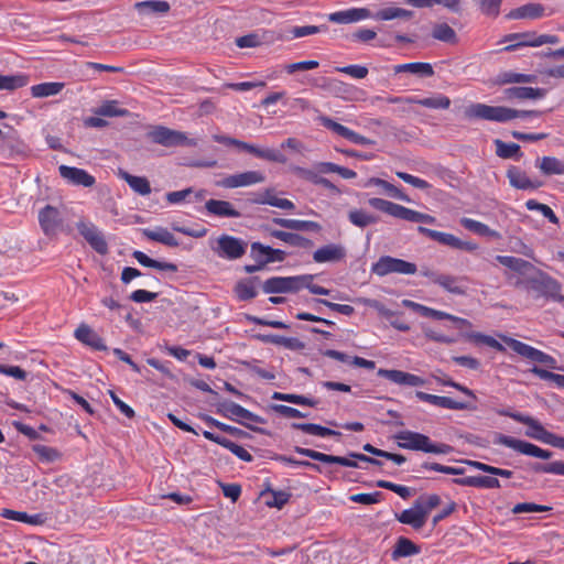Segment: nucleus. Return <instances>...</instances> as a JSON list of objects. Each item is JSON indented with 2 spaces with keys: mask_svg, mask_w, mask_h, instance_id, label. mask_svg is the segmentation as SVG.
I'll use <instances>...</instances> for the list:
<instances>
[{
  "mask_svg": "<svg viewBox=\"0 0 564 564\" xmlns=\"http://www.w3.org/2000/svg\"><path fill=\"white\" fill-rule=\"evenodd\" d=\"M205 209L208 215L220 218H239L241 213L228 200L208 199L205 203Z\"/></svg>",
  "mask_w": 564,
  "mask_h": 564,
  "instance_id": "aec40b11",
  "label": "nucleus"
},
{
  "mask_svg": "<svg viewBox=\"0 0 564 564\" xmlns=\"http://www.w3.org/2000/svg\"><path fill=\"white\" fill-rule=\"evenodd\" d=\"M28 84V77L22 74L2 75L0 73V90H15Z\"/></svg>",
  "mask_w": 564,
  "mask_h": 564,
  "instance_id": "603ef678",
  "label": "nucleus"
},
{
  "mask_svg": "<svg viewBox=\"0 0 564 564\" xmlns=\"http://www.w3.org/2000/svg\"><path fill=\"white\" fill-rule=\"evenodd\" d=\"M210 247L219 258L236 260L245 254L247 243L240 238L224 234Z\"/></svg>",
  "mask_w": 564,
  "mask_h": 564,
  "instance_id": "20e7f679",
  "label": "nucleus"
},
{
  "mask_svg": "<svg viewBox=\"0 0 564 564\" xmlns=\"http://www.w3.org/2000/svg\"><path fill=\"white\" fill-rule=\"evenodd\" d=\"M58 172L59 175L72 185L91 187L96 183L93 175L79 167L59 165Z\"/></svg>",
  "mask_w": 564,
  "mask_h": 564,
  "instance_id": "ddd939ff",
  "label": "nucleus"
},
{
  "mask_svg": "<svg viewBox=\"0 0 564 564\" xmlns=\"http://www.w3.org/2000/svg\"><path fill=\"white\" fill-rule=\"evenodd\" d=\"M349 221L359 227L365 228L371 224L377 223V218L362 209H354L348 214Z\"/></svg>",
  "mask_w": 564,
  "mask_h": 564,
  "instance_id": "13d9d810",
  "label": "nucleus"
},
{
  "mask_svg": "<svg viewBox=\"0 0 564 564\" xmlns=\"http://www.w3.org/2000/svg\"><path fill=\"white\" fill-rule=\"evenodd\" d=\"M453 482L459 486L482 488V489H498L501 484L498 478L491 476H467L463 478H455Z\"/></svg>",
  "mask_w": 564,
  "mask_h": 564,
  "instance_id": "b1692460",
  "label": "nucleus"
},
{
  "mask_svg": "<svg viewBox=\"0 0 564 564\" xmlns=\"http://www.w3.org/2000/svg\"><path fill=\"white\" fill-rule=\"evenodd\" d=\"M369 205L389 216L401 219L404 210V206L386 200L382 198L373 197L368 200Z\"/></svg>",
  "mask_w": 564,
  "mask_h": 564,
  "instance_id": "e433bc0d",
  "label": "nucleus"
},
{
  "mask_svg": "<svg viewBox=\"0 0 564 564\" xmlns=\"http://www.w3.org/2000/svg\"><path fill=\"white\" fill-rule=\"evenodd\" d=\"M539 169L545 175H563L564 161L554 156H543L539 164Z\"/></svg>",
  "mask_w": 564,
  "mask_h": 564,
  "instance_id": "49530a36",
  "label": "nucleus"
},
{
  "mask_svg": "<svg viewBox=\"0 0 564 564\" xmlns=\"http://www.w3.org/2000/svg\"><path fill=\"white\" fill-rule=\"evenodd\" d=\"M75 337L79 341L89 345L96 349H105L100 337L86 324L79 325L75 330Z\"/></svg>",
  "mask_w": 564,
  "mask_h": 564,
  "instance_id": "a19ab883",
  "label": "nucleus"
},
{
  "mask_svg": "<svg viewBox=\"0 0 564 564\" xmlns=\"http://www.w3.org/2000/svg\"><path fill=\"white\" fill-rule=\"evenodd\" d=\"M79 234L86 239L91 248L100 254H105L108 251V245L98 230V228L91 223H79L77 225Z\"/></svg>",
  "mask_w": 564,
  "mask_h": 564,
  "instance_id": "f8f14e48",
  "label": "nucleus"
},
{
  "mask_svg": "<svg viewBox=\"0 0 564 564\" xmlns=\"http://www.w3.org/2000/svg\"><path fill=\"white\" fill-rule=\"evenodd\" d=\"M269 235L271 237H274L290 246L297 247V248H310L312 247L313 242L308 238H305L301 235L282 231V230H269Z\"/></svg>",
  "mask_w": 564,
  "mask_h": 564,
  "instance_id": "f704fd0d",
  "label": "nucleus"
},
{
  "mask_svg": "<svg viewBox=\"0 0 564 564\" xmlns=\"http://www.w3.org/2000/svg\"><path fill=\"white\" fill-rule=\"evenodd\" d=\"M235 292L239 300L248 301L257 296V288L253 281L243 280L237 283Z\"/></svg>",
  "mask_w": 564,
  "mask_h": 564,
  "instance_id": "bf43d9fd",
  "label": "nucleus"
},
{
  "mask_svg": "<svg viewBox=\"0 0 564 564\" xmlns=\"http://www.w3.org/2000/svg\"><path fill=\"white\" fill-rule=\"evenodd\" d=\"M292 427L295 430H300L306 434L315 435V436H319V437H326V436H332V435L339 436L340 435V433L335 430H330L328 427H325V426H322L318 424H314V423H293Z\"/></svg>",
  "mask_w": 564,
  "mask_h": 564,
  "instance_id": "a18cd8bd",
  "label": "nucleus"
},
{
  "mask_svg": "<svg viewBox=\"0 0 564 564\" xmlns=\"http://www.w3.org/2000/svg\"><path fill=\"white\" fill-rule=\"evenodd\" d=\"M220 412L227 419L238 421L240 423H243L245 421H259L256 414L231 401L221 403Z\"/></svg>",
  "mask_w": 564,
  "mask_h": 564,
  "instance_id": "5701e85b",
  "label": "nucleus"
},
{
  "mask_svg": "<svg viewBox=\"0 0 564 564\" xmlns=\"http://www.w3.org/2000/svg\"><path fill=\"white\" fill-rule=\"evenodd\" d=\"M142 234L149 240L156 241L169 247H177L180 245L175 236L163 227H156L153 229L147 228L143 229Z\"/></svg>",
  "mask_w": 564,
  "mask_h": 564,
  "instance_id": "7c9ffc66",
  "label": "nucleus"
},
{
  "mask_svg": "<svg viewBox=\"0 0 564 564\" xmlns=\"http://www.w3.org/2000/svg\"><path fill=\"white\" fill-rule=\"evenodd\" d=\"M378 376L399 386L422 387L425 380L416 375L394 369H379Z\"/></svg>",
  "mask_w": 564,
  "mask_h": 564,
  "instance_id": "2eb2a0df",
  "label": "nucleus"
},
{
  "mask_svg": "<svg viewBox=\"0 0 564 564\" xmlns=\"http://www.w3.org/2000/svg\"><path fill=\"white\" fill-rule=\"evenodd\" d=\"M417 231L420 234L431 238L432 240L437 241L441 245L448 246L454 249L456 248L457 237L452 234L429 229V228L422 227V226H420L417 228Z\"/></svg>",
  "mask_w": 564,
  "mask_h": 564,
  "instance_id": "c03bdc74",
  "label": "nucleus"
},
{
  "mask_svg": "<svg viewBox=\"0 0 564 564\" xmlns=\"http://www.w3.org/2000/svg\"><path fill=\"white\" fill-rule=\"evenodd\" d=\"M273 400L285 401L297 405L315 406L317 401L301 394L274 392L272 394Z\"/></svg>",
  "mask_w": 564,
  "mask_h": 564,
  "instance_id": "5fc2aeb1",
  "label": "nucleus"
},
{
  "mask_svg": "<svg viewBox=\"0 0 564 564\" xmlns=\"http://www.w3.org/2000/svg\"><path fill=\"white\" fill-rule=\"evenodd\" d=\"M39 223L46 236H55L62 226L59 210L51 205H46L39 213Z\"/></svg>",
  "mask_w": 564,
  "mask_h": 564,
  "instance_id": "9b49d317",
  "label": "nucleus"
},
{
  "mask_svg": "<svg viewBox=\"0 0 564 564\" xmlns=\"http://www.w3.org/2000/svg\"><path fill=\"white\" fill-rule=\"evenodd\" d=\"M318 121L323 127L336 133L337 135L347 139L351 143L359 145H372L375 143L373 140L355 132L354 130L336 122L327 116H319Z\"/></svg>",
  "mask_w": 564,
  "mask_h": 564,
  "instance_id": "6e6552de",
  "label": "nucleus"
},
{
  "mask_svg": "<svg viewBox=\"0 0 564 564\" xmlns=\"http://www.w3.org/2000/svg\"><path fill=\"white\" fill-rule=\"evenodd\" d=\"M540 290L543 294L555 302H563L564 296L561 294L560 283L552 278H544L540 281Z\"/></svg>",
  "mask_w": 564,
  "mask_h": 564,
  "instance_id": "09e8293b",
  "label": "nucleus"
},
{
  "mask_svg": "<svg viewBox=\"0 0 564 564\" xmlns=\"http://www.w3.org/2000/svg\"><path fill=\"white\" fill-rule=\"evenodd\" d=\"M94 112L102 117H124L129 113L127 109L119 107L117 100L104 101Z\"/></svg>",
  "mask_w": 564,
  "mask_h": 564,
  "instance_id": "3c124183",
  "label": "nucleus"
},
{
  "mask_svg": "<svg viewBox=\"0 0 564 564\" xmlns=\"http://www.w3.org/2000/svg\"><path fill=\"white\" fill-rule=\"evenodd\" d=\"M133 258L143 267L152 268L161 271L176 272L177 267L171 262H161L154 259H151L142 251H134Z\"/></svg>",
  "mask_w": 564,
  "mask_h": 564,
  "instance_id": "79ce46f5",
  "label": "nucleus"
},
{
  "mask_svg": "<svg viewBox=\"0 0 564 564\" xmlns=\"http://www.w3.org/2000/svg\"><path fill=\"white\" fill-rule=\"evenodd\" d=\"M118 176L127 182L135 194L147 196L151 193V185L144 176L132 175L123 170L118 171Z\"/></svg>",
  "mask_w": 564,
  "mask_h": 564,
  "instance_id": "cd10ccee",
  "label": "nucleus"
},
{
  "mask_svg": "<svg viewBox=\"0 0 564 564\" xmlns=\"http://www.w3.org/2000/svg\"><path fill=\"white\" fill-rule=\"evenodd\" d=\"M427 514L415 501L412 508L403 510L397 514V520L403 524L411 525L413 529L419 530L426 523Z\"/></svg>",
  "mask_w": 564,
  "mask_h": 564,
  "instance_id": "4be33fe9",
  "label": "nucleus"
},
{
  "mask_svg": "<svg viewBox=\"0 0 564 564\" xmlns=\"http://www.w3.org/2000/svg\"><path fill=\"white\" fill-rule=\"evenodd\" d=\"M419 547L409 539L400 538L392 551V558L406 557L419 553Z\"/></svg>",
  "mask_w": 564,
  "mask_h": 564,
  "instance_id": "8fccbe9b",
  "label": "nucleus"
},
{
  "mask_svg": "<svg viewBox=\"0 0 564 564\" xmlns=\"http://www.w3.org/2000/svg\"><path fill=\"white\" fill-rule=\"evenodd\" d=\"M347 256V250L341 243H327L313 252V261L316 263L340 262Z\"/></svg>",
  "mask_w": 564,
  "mask_h": 564,
  "instance_id": "9d476101",
  "label": "nucleus"
},
{
  "mask_svg": "<svg viewBox=\"0 0 564 564\" xmlns=\"http://www.w3.org/2000/svg\"><path fill=\"white\" fill-rule=\"evenodd\" d=\"M495 443L511 448L520 454L541 459H550L552 452L543 449L532 443L514 438L505 434L497 435Z\"/></svg>",
  "mask_w": 564,
  "mask_h": 564,
  "instance_id": "423d86ee",
  "label": "nucleus"
},
{
  "mask_svg": "<svg viewBox=\"0 0 564 564\" xmlns=\"http://www.w3.org/2000/svg\"><path fill=\"white\" fill-rule=\"evenodd\" d=\"M272 223L283 228L297 231H321L322 227L318 223L312 220H301L291 218H273Z\"/></svg>",
  "mask_w": 564,
  "mask_h": 564,
  "instance_id": "bb28decb",
  "label": "nucleus"
},
{
  "mask_svg": "<svg viewBox=\"0 0 564 564\" xmlns=\"http://www.w3.org/2000/svg\"><path fill=\"white\" fill-rule=\"evenodd\" d=\"M525 207L529 210H535L541 213L546 219H549L550 223L557 225L558 224V217L554 214L552 208L545 204L539 203L535 199H529L525 202Z\"/></svg>",
  "mask_w": 564,
  "mask_h": 564,
  "instance_id": "052dcab7",
  "label": "nucleus"
},
{
  "mask_svg": "<svg viewBox=\"0 0 564 564\" xmlns=\"http://www.w3.org/2000/svg\"><path fill=\"white\" fill-rule=\"evenodd\" d=\"M263 292L267 294L274 293H289L288 292V278L286 276H273L264 281Z\"/></svg>",
  "mask_w": 564,
  "mask_h": 564,
  "instance_id": "6e6d98bb",
  "label": "nucleus"
},
{
  "mask_svg": "<svg viewBox=\"0 0 564 564\" xmlns=\"http://www.w3.org/2000/svg\"><path fill=\"white\" fill-rule=\"evenodd\" d=\"M251 252L256 258L264 257V262L282 261L285 257L284 251L280 249H273L260 242H253L251 245Z\"/></svg>",
  "mask_w": 564,
  "mask_h": 564,
  "instance_id": "58836bf2",
  "label": "nucleus"
},
{
  "mask_svg": "<svg viewBox=\"0 0 564 564\" xmlns=\"http://www.w3.org/2000/svg\"><path fill=\"white\" fill-rule=\"evenodd\" d=\"M496 154L502 159H510L520 152V147L517 143H507L499 139L495 140Z\"/></svg>",
  "mask_w": 564,
  "mask_h": 564,
  "instance_id": "774afa93",
  "label": "nucleus"
},
{
  "mask_svg": "<svg viewBox=\"0 0 564 564\" xmlns=\"http://www.w3.org/2000/svg\"><path fill=\"white\" fill-rule=\"evenodd\" d=\"M401 219L410 221V223H422V224H430V225H433L436 223L435 217H433L429 214H423V213L416 212L414 209H410L408 207H404L403 215H402Z\"/></svg>",
  "mask_w": 564,
  "mask_h": 564,
  "instance_id": "69168bd1",
  "label": "nucleus"
},
{
  "mask_svg": "<svg viewBox=\"0 0 564 564\" xmlns=\"http://www.w3.org/2000/svg\"><path fill=\"white\" fill-rule=\"evenodd\" d=\"M263 181L264 176L261 172L248 171L226 177L223 180L221 186L226 188H237L262 183Z\"/></svg>",
  "mask_w": 564,
  "mask_h": 564,
  "instance_id": "6ab92c4d",
  "label": "nucleus"
},
{
  "mask_svg": "<svg viewBox=\"0 0 564 564\" xmlns=\"http://www.w3.org/2000/svg\"><path fill=\"white\" fill-rule=\"evenodd\" d=\"M507 176L509 178L510 185L518 189H536L541 186L540 182L531 180L525 172L518 167L509 169Z\"/></svg>",
  "mask_w": 564,
  "mask_h": 564,
  "instance_id": "a878e982",
  "label": "nucleus"
},
{
  "mask_svg": "<svg viewBox=\"0 0 564 564\" xmlns=\"http://www.w3.org/2000/svg\"><path fill=\"white\" fill-rule=\"evenodd\" d=\"M432 36L435 40L446 42V43H454L456 42V32L452 26H449L447 23H438L433 28Z\"/></svg>",
  "mask_w": 564,
  "mask_h": 564,
  "instance_id": "4d7b16f0",
  "label": "nucleus"
},
{
  "mask_svg": "<svg viewBox=\"0 0 564 564\" xmlns=\"http://www.w3.org/2000/svg\"><path fill=\"white\" fill-rule=\"evenodd\" d=\"M500 338L509 347H511L513 351H516L517 354H519L520 356H522L524 358H528L532 361H536L540 364H545L549 366H553V364L555 362L553 357H551L550 355H547V354L543 352L542 350H539L528 344H524L520 340L513 339L511 337L502 336V335L500 336Z\"/></svg>",
  "mask_w": 564,
  "mask_h": 564,
  "instance_id": "0eeeda50",
  "label": "nucleus"
},
{
  "mask_svg": "<svg viewBox=\"0 0 564 564\" xmlns=\"http://www.w3.org/2000/svg\"><path fill=\"white\" fill-rule=\"evenodd\" d=\"M426 276L431 278L433 283L440 285L448 293L455 295H463L466 293L467 286L465 284V278L455 276L451 274H435L425 273Z\"/></svg>",
  "mask_w": 564,
  "mask_h": 564,
  "instance_id": "4468645a",
  "label": "nucleus"
},
{
  "mask_svg": "<svg viewBox=\"0 0 564 564\" xmlns=\"http://www.w3.org/2000/svg\"><path fill=\"white\" fill-rule=\"evenodd\" d=\"M464 115L467 119H481L503 123L517 118L524 120L539 118L541 112L536 110H517L505 106H490L478 102L466 107Z\"/></svg>",
  "mask_w": 564,
  "mask_h": 564,
  "instance_id": "f257e3e1",
  "label": "nucleus"
},
{
  "mask_svg": "<svg viewBox=\"0 0 564 564\" xmlns=\"http://www.w3.org/2000/svg\"><path fill=\"white\" fill-rule=\"evenodd\" d=\"M364 186L365 187L377 186V187H380L382 189V192L386 195H388L389 197L400 199L403 202H410V198L408 197V195H405L400 188H398L393 184H391L382 178L371 177L367 181V183Z\"/></svg>",
  "mask_w": 564,
  "mask_h": 564,
  "instance_id": "72a5a7b5",
  "label": "nucleus"
},
{
  "mask_svg": "<svg viewBox=\"0 0 564 564\" xmlns=\"http://www.w3.org/2000/svg\"><path fill=\"white\" fill-rule=\"evenodd\" d=\"M393 70L395 74L410 73L419 77H432L434 75L433 66L423 62L398 64L393 67Z\"/></svg>",
  "mask_w": 564,
  "mask_h": 564,
  "instance_id": "c756f323",
  "label": "nucleus"
},
{
  "mask_svg": "<svg viewBox=\"0 0 564 564\" xmlns=\"http://www.w3.org/2000/svg\"><path fill=\"white\" fill-rule=\"evenodd\" d=\"M496 261L516 272H523L529 267L525 260L511 256H497Z\"/></svg>",
  "mask_w": 564,
  "mask_h": 564,
  "instance_id": "0e129e2a",
  "label": "nucleus"
},
{
  "mask_svg": "<svg viewBox=\"0 0 564 564\" xmlns=\"http://www.w3.org/2000/svg\"><path fill=\"white\" fill-rule=\"evenodd\" d=\"M412 17V12L398 7H389L379 10L375 14L372 13V18L379 21H390L394 19H410Z\"/></svg>",
  "mask_w": 564,
  "mask_h": 564,
  "instance_id": "de8ad7c7",
  "label": "nucleus"
},
{
  "mask_svg": "<svg viewBox=\"0 0 564 564\" xmlns=\"http://www.w3.org/2000/svg\"><path fill=\"white\" fill-rule=\"evenodd\" d=\"M545 8L541 3H527L521 7H518L511 10L508 14V19L520 20V19H530L535 20L540 19L544 15Z\"/></svg>",
  "mask_w": 564,
  "mask_h": 564,
  "instance_id": "393cba45",
  "label": "nucleus"
},
{
  "mask_svg": "<svg viewBox=\"0 0 564 564\" xmlns=\"http://www.w3.org/2000/svg\"><path fill=\"white\" fill-rule=\"evenodd\" d=\"M149 139L163 147H196L197 141L189 139L186 133L172 130L163 126H156L148 132Z\"/></svg>",
  "mask_w": 564,
  "mask_h": 564,
  "instance_id": "7ed1b4c3",
  "label": "nucleus"
},
{
  "mask_svg": "<svg viewBox=\"0 0 564 564\" xmlns=\"http://www.w3.org/2000/svg\"><path fill=\"white\" fill-rule=\"evenodd\" d=\"M64 88L63 83L58 82H48L41 83L37 85H33L31 87V94L34 98H44L50 96H55L62 91Z\"/></svg>",
  "mask_w": 564,
  "mask_h": 564,
  "instance_id": "37998d69",
  "label": "nucleus"
},
{
  "mask_svg": "<svg viewBox=\"0 0 564 564\" xmlns=\"http://www.w3.org/2000/svg\"><path fill=\"white\" fill-rule=\"evenodd\" d=\"M459 223L465 229H467L476 235H479L482 237H489V238H494V239H500V237H501V235L497 230L491 229L489 226H487L486 224L480 223L478 220L463 217V218H460Z\"/></svg>",
  "mask_w": 564,
  "mask_h": 564,
  "instance_id": "473e14b6",
  "label": "nucleus"
},
{
  "mask_svg": "<svg viewBox=\"0 0 564 564\" xmlns=\"http://www.w3.org/2000/svg\"><path fill=\"white\" fill-rule=\"evenodd\" d=\"M138 8L145 13H165L170 10V4L163 0H150L140 2Z\"/></svg>",
  "mask_w": 564,
  "mask_h": 564,
  "instance_id": "338daca9",
  "label": "nucleus"
},
{
  "mask_svg": "<svg viewBox=\"0 0 564 564\" xmlns=\"http://www.w3.org/2000/svg\"><path fill=\"white\" fill-rule=\"evenodd\" d=\"M416 398L420 399L423 402H427L430 404H433L435 406H440L443 409H449V410H463L465 405L460 402H457L448 397H441L435 394H430L426 392L417 391L415 393Z\"/></svg>",
  "mask_w": 564,
  "mask_h": 564,
  "instance_id": "c85d7f7f",
  "label": "nucleus"
},
{
  "mask_svg": "<svg viewBox=\"0 0 564 564\" xmlns=\"http://www.w3.org/2000/svg\"><path fill=\"white\" fill-rule=\"evenodd\" d=\"M372 12L367 8H351L333 12L328 15V20L338 24H349L362 20L371 19Z\"/></svg>",
  "mask_w": 564,
  "mask_h": 564,
  "instance_id": "a211bd4d",
  "label": "nucleus"
},
{
  "mask_svg": "<svg viewBox=\"0 0 564 564\" xmlns=\"http://www.w3.org/2000/svg\"><path fill=\"white\" fill-rule=\"evenodd\" d=\"M203 435L206 440L212 441V442L219 444L220 446L227 448L228 451H230L234 455H236L241 460L247 462V463L252 462V459H253L252 455L245 447L234 443L232 441H230L224 436L214 434L209 431H204Z\"/></svg>",
  "mask_w": 564,
  "mask_h": 564,
  "instance_id": "412c9836",
  "label": "nucleus"
},
{
  "mask_svg": "<svg viewBox=\"0 0 564 564\" xmlns=\"http://www.w3.org/2000/svg\"><path fill=\"white\" fill-rule=\"evenodd\" d=\"M256 203L270 205L288 212L295 209V205L292 200L279 197L272 191H265L258 199H256Z\"/></svg>",
  "mask_w": 564,
  "mask_h": 564,
  "instance_id": "4c0bfd02",
  "label": "nucleus"
},
{
  "mask_svg": "<svg viewBox=\"0 0 564 564\" xmlns=\"http://www.w3.org/2000/svg\"><path fill=\"white\" fill-rule=\"evenodd\" d=\"M536 41V34L534 32H525V33H511L505 36L503 42L510 43L503 50L507 52H512L519 47L530 46L533 47L531 43Z\"/></svg>",
  "mask_w": 564,
  "mask_h": 564,
  "instance_id": "2f4dec72",
  "label": "nucleus"
},
{
  "mask_svg": "<svg viewBox=\"0 0 564 564\" xmlns=\"http://www.w3.org/2000/svg\"><path fill=\"white\" fill-rule=\"evenodd\" d=\"M326 30V26H317V25H303V26H293L288 32L290 35H286L285 39H299L313 34L321 33Z\"/></svg>",
  "mask_w": 564,
  "mask_h": 564,
  "instance_id": "680f3d73",
  "label": "nucleus"
},
{
  "mask_svg": "<svg viewBox=\"0 0 564 564\" xmlns=\"http://www.w3.org/2000/svg\"><path fill=\"white\" fill-rule=\"evenodd\" d=\"M394 437L398 446L404 449L436 455H447L453 451V447L448 444L435 443L427 435L410 430L400 431Z\"/></svg>",
  "mask_w": 564,
  "mask_h": 564,
  "instance_id": "f03ea898",
  "label": "nucleus"
},
{
  "mask_svg": "<svg viewBox=\"0 0 564 564\" xmlns=\"http://www.w3.org/2000/svg\"><path fill=\"white\" fill-rule=\"evenodd\" d=\"M466 339L475 344H482L491 347L498 351H505V347L496 338L477 332H470L465 334Z\"/></svg>",
  "mask_w": 564,
  "mask_h": 564,
  "instance_id": "864d4df0",
  "label": "nucleus"
},
{
  "mask_svg": "<svg viewBox=\"0 0 564 564\" xmlns=\"http://www.w3.org/2000/svg\"><path fill=\"white\" fill-rule=\"evenodd\" d=\"M295 452L300 455L306 456L311 459H314V460H317L321 463H325V464H337L340 466L351 467V468L358 467V464L355 459H350V458L343 457V456L328 455V454H324V453H321V452H317L314 449H310V448H304V447H296Z\"/></svg>",
  "mask_w": 564,
  "mask_h": 564,
  "instance_id": "dca6fc26",
  "label": "nucleus"
},
{
  "mask_svg": "<svg viewBox=\"0 0 564 564\" xmlns=\"http://www.w3.org/2000/svg\"><path fill=\"white\" fill-rule=\"evenodd\" d=\"M239 149L272 162L284 163L286 161L285 156L274 149H259L253 144H249L242 141L240 142Z\"/></svg>",
  "mask_w": 564,
  "mask_h": 564,
  "instance_id": "c9c22d12",
  "label": "nucleus"
},
{
  "mask_svg": "<svg viewBox=\"0 0 564 564\" xmlns=\"http://www.w3.org/2000/svg\"><path fill=\"white\" fill-rule=\"evenodd\" d=\"M391 102H408V104H416L430 109H448L451 106V99L443 94H434L426 98H417V97H395L390 100Z\"/></svg>",
  "mask_w": 564,
  "mask_h": 564,
  "instance_id": "f3484780",
  "label": "nucleus"
},
{
  "mask_svg": "<svg viewBox=\"0 0 564 564\" xmlns=\"http://www.w3.org/2000/svg\"><path fill=\"white\" fill-rule=\"evenodd\" d=\"M416 270L417 269L415 263L390 256H383L379 258V260L373 263L371 268V271L379 276H384L390 273L411 275L414 274Z\"/></svg>",
  "mask_w": 564,
  "mask_h": 564,
  "instance_id": "39448f33",
  "label": "nucleus"
},
{
  "mask_svg": "<svg viewBox=\"0 0 564 564\" xmlns=\"http://www.w3.org/2000/svg\"><path fill=\"white\" fill-rule=\"evenodd\" d=\"M518 422L528 426L525 431L528 437L553 446L557 435L545 430L536 419L523 414L522 417H518Z\"/></svg>",
  "mask_w": 564,
  "mask_h": 564,
  "instance_id": "1a4fd4ad",
  "label": "nucleus"
},
{
  "mask_svg": "<svg viewBox=\"0 0 564 564\" xmlns=\"http://www.w3.org/2000/svg\"><path fill=\"white\" fill-rule=\"evenodd\" d=\"M508 99H539L544 96V90L533 87H511L505 90Z\"/></svg>",
  "mask_w": 564,
  "mask_h": 564,
  "instance_id": "ea45409f",
  "label": "nucleus"
},
{
  "mask_svg": "<svg viewBox=\"0 0 564 564\" xmlns=\"http://www.w3.org/2000/svg\"><path fill=\"white\" fill-rule=\"evenodd\" d=\"M32 449L44 463H53L61 457V453L56 448L46 445L34 444Z\"/></svg>",
  "mask_w": 564,
  "mask_h": 564,
  "instance_id": "e2e57ef3",
  "label": "nucleus"
}]
</instances>
